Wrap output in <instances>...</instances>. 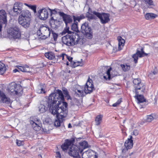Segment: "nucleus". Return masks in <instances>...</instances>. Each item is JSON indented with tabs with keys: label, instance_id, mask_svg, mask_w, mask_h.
I'll use <instances>...</instances> for the list:
<instances>
[{
	"label": "nucleus",
	"instance_id": "nucleus-1",
	"mask_svg": "<svg viewBox=\"0 0 158 158\" xmlns=\"http://www.w3.org/2000/svg\"><path fill=\"white\" fill-rule=\"evenodd\" d=\"M56 92L51 94L49 96L48 99L45 101H43L39 106V110L40 113L45 112L48 108L51 106V104L55 103L57 101L58 102L63 100L62 92L61 91L58 89Z\"/></svg>",
	"mask_w": 158,
	"mask_h": 158
},
{
	"label": "nucleus",
	"instance_id": "nucleus-2",
	"mask_svg": "<svg viewBox=\"0 0 158 158\" xmlns=\"http://www.w3.org/2000/svg\"><path fill=\"white\" fill-rule=\"evenodd\" d=\"M62 96L63 98V100H60V102L57 101L55 103L51 104V106L50 108V111L53 115L56 114V116L60 115V113H62L63 114H68L67 103L64 102V98L63 94Z\"/></svg>",
	"mask_w": 158,
	"mask_h": 158
},
{
	"label": "nucleus",
	"instance_id": "nucleus-3",
	"mask_svg": "<svg viewBox=\"0 0 158 158\" xmlns=\"http://www.w3.org/2000/svg\"><path fill=\"white\" fill-rule=\"evenodd\" d=\"M73 140L67 139L64 144L61 145V148L64 151L69 148V154L70 156L73 158H81L79 155L80 151L78 147L73 144Z\"/></svg>",
	"mask_w": 158,
	"mask_h": 158
},
{
	"label": "nucleus",
	"instance_id": "nucleus-4",
	"mask_svg": "<svg viewBox=\"0 0 158 158\" xmlns=\"http://www.w3.org/2000/svg\"><path fill=\"white\" fill-rule=\"evenodd\" d=\"M79 36L76 33L67 34L62 38V43L68 46H73L77 44L79 40Z\"/></svg>",
	"mask_w": 158,
	"mask_h": 158
},
{
	"label": "nucleus",
	"instance_id": "nucleus-5",
	"mask_svg": "<svg viewBox=\"0 0 158 158\" xmlns=\"http://www.w3.org/2000/svg\"><path fill=\"white\" fill-rule=\"evenodd\" d=\"M8 92L12 95H20L23 93V89L21 86L17 84L15 82L10 83L8 87Z\"/></svg>",
	"mask_w": 158,
	"mask_h": 158
},
{
	"label": "nucleus",
	"instance_id": "nucleus-6",
	"mask_svg": "<svg viewBox=\"0 0 158 158\" xmlns=\"http://www.w3.org/2000/svg\"><path fill=\"white\" fill-rule=\"evenodd\" d=\"M51 13V18L49 23L51 27L53 28H56L59 22V19L56 17V12L54 10H52L48 8Z\"/></svg>",
	"mask_w": 158,
	"mask_h": 158
},
{
	"label": "nucleus",
	"instance_id": "nucleus-7",
	"mask_svg": "<svg viewBox=\"0 0 158 158\" xmlns=\"http://www.w3.org/2000/svg\"><path fill=\"white\" fill-rule=\"evenodd\" d=\"M9 37L10 39H19L20 38L21 33L20 29L18 27H11L7 30Z\"/></svg>",
	"mask_w": 158,
	"mask_h": 158
},
{
	"label": "nucleus",
	"instance_id": "nucleus-8",
	"mask_svg": "<svg viewBox=\"0 0 158 158\" xmlns=\"http://www.w3.org/2000/svg\"><path fill=\"white\" fill-rule=\"evenodd\" d=\"M30 123L33 129L35 131H38L41 129L42 125L41 121L36 116L31 118Z\"/></svg>",
	"mask_w": 158,
	"mask_h": 158
},
{
	"label": "nucleus",
	"instance_id": "nucleus-9",
	"mask_svg": "<svg viewBox=\"0 0 158 158\" xmlns=\"http://www.w3.org/2000/svg\"><path fill=\"white\" fill-rule=\"evenodd\" d=\"M81 31L83 34L86 35L88 38L90 39L92 38V31L88 23L85 22L82 24Z\"/></svg>",
	"mask_w": 158,
	"mask_h": 158
},
{
	"label": "nucleus",
	"instance_id": "nucleus-10",
	"mask_svg": "<svg viewBox=\"0 0 158 158\" xmlns=\"http://www.w3.org/2000/svg\"><path fill=\"white\" fill-rule=\"evenodd\" d=\"M93 13L100 19L102 24H105L110 20L109 18L110 15L109 14L105 13L100 14L96 11H94Z\"/></svg>",
	"mask_w": 158,
	"mask_h": 158
},
{
	"label": "nucleus",
	"instance_id": "nucleus-11",
	"mask_svg": "<svg viewBox=\"0 0 158 158\" xmlns=\"http://www.w3.org/2000/svg\"><path fill=\"white\" fill-rule=\"evenodd\" d=\"M134 84V87L135 88V93H138V90H141V91H143L145 89L144 85L141 83V80L139 79H135L133 81Z\"/></svg>",
	"mask_w": 158,
	"mask_h": 158
},
{
	"label": "nucleus",
	"instance_id": "nucleus-12",
	"mask_svg": "<svg viewBox=\"0 0 158 158\" xmlns=\"http://www.w3.org/2000/svg\"><path fill=\"white\" fill-rule=\"evenodd\" d=\"M7 23V14L3 9L0 10V32L2 31L3 24L6 25Z\"/></svg>",
	"mask_w": 158,
	"mask_h": 158
},
{
	"label": "nucleus",
	"instance_id": "nucleus-13",
	"mask_svg": "<svg viewBox=\"0 0 158 158\" xmlns=\"http://www.w3.org/2000/svg\"><path fill=\"white\" fill-rule=\"evenodd\" d=\"M39 32L41 33V34H39L40 35H41V36H44L45 38L49 37L51 33L48 27L43 26L40 28L39 31L37 32L38 34Z\"/></svg>",
	"mask_w": 158,
	"mask_h": 158
},
{
	"label": "nucleus",
	"instance_id": "nucleus-14",
	"mask_svg": "<svg viewBox=\"0 0 158 158\" xmlns=\"http://www.w3.org/2000/svg\"><path fill=\"white\" fill-rule=\"evenodd\" d=\"M73 17L74 21L75 22L76 20H77L78 22H79L81 20L85 18V16L83 15L78 16H75L73 15ZM77 23H77L75 22L74 23H73L71 26L72 29L76 32H77L78 31Z\"/></svg>",
	"mask_w": 158,
	"mask_h": 158
},
{
	"label": "nucleus",
	"instance_id": "nucleus-15",
	"mask_svg": "<svg viewBox=\"0 0 158 158\" xmlns=\"http://www.w3.org/2000/svg\"><path fill=\"white\" fill-rule=\"evenodd\" d=\"M64 112L65 114H63L61 113L60 115L57 116V119L55 120L54 122V125L56 127L60 126L61 124L64 120V118L67 115V114H66V111Z\"/></svg>",
	"mask_w": 158,
	"mask_h": 158
},
{
	"label": "nucleus",
	"instance_id": "nucleus-16",
	"mask_svg": "<svg viewBox=\"0 0 158 158\" xmlns=\"http://www.w3.org/2000/svg\"><path fill=\"white\" fill-rule=\"evenodd\" d=\"M148 54L145 53L143 51V48L141 49V51H137L136 53L133 55L132 57L134 59V61L135 63L137 62L138 59V57L139 56V57L144 56H147Z\"/></svg>",
	"mask_w": 158,
	"mask_h": 158
},
{
	"label": "nucleus",
	"instance_id": "nucleus-17",
	"mask_svg": "<svg viewBox=\"0 0 158 158\" xmlns=\"http://www.w3.org/2000/svg\"><path fill=\"white\" fill-rule=\"evenodd\" d=\"M19 23L24 28H27L29 27L30 25L31 19H18Z\"/></svg>",
	"mask_w": 158,
	"mask_h": 158
},
{
	"label": "nucleus",
	"instance_id": "nucleus-18",
	"mask_svg": "<svg viewBox=\"0 0 158 158\" xmlns=\"http://www.w3.org/2000/svg\"><path fill=\"white\" fill-rule=\"evenodd\" d=\"M81 101L77 98L73 99L70 102V107L71 109L77 110L79 106L81 105Z\"/></svg>",
	"mask_w": 158,
	"mask_h": 158
},
{
	"label": "nucleus",
	"instance_id": "nucleus-19",
	"mask_svg": "<svg viewBox=\"0 0 158 158\" xmlns=\"http://www.w3.org/2000/svg\"><path fill=\"white\" fill-rule=\"evenodd\" d=\"M23 4L20 2L15 3L14 6L13 11L16 14L18 15L21 13L22 11Z\"/></svg>",
	"mask_w": 158,
	"mask_h": 158
},
{
	"label": "nucleus",
	"instance_id": "nucleus-20",
	"mask_svg": "<svg viewBox=\"0 0 158 158\" xmlns=\"http://www.w3.org/2000/svg\"><path fill=\"white\" fill-rule=\"evenodd\" d=\"M82 156V158H97L94 151L91 150H88L83 152Z\"/></svg>",
	"mask_w": 158,
	"mask_h": 158
},
{
	"label": "nucleus",
	"instance_id": "nucleus-21",
	"mask_svg": "<svg viewBox=\"0 0 158 158\" xmlns=\"http://www.w3.org/2000/svg\"><path fill=\"white\" fill-rule=\"evenodd\" d=\"M39 18L43 20L46 19L48 17V13L47 10L43 8L39 11Z\"/></svg>",
	"mask_w": 158,
	"mask_h": 158
},
{
	"label": "nucleus",
	"instance_id": "nucleus-22",
	"mask_svg": "<svg viewBox=\"0 0 158 158\" xmlns=\"http://www.w3.org/2000/svg\"><path fill=\"white\" fill-rule=\"evenodd\" d=\"M112 70V68L110 67L106 71V73L104 74L103 77L105 79L107 80H110L111 78H112L115 76H116L117 75V72L115 71H113V73H114V74L113 73L110 74V71Z\"/></svg>",
	"mask_w": 158,
	"mask_h": 158
},
{
	"label": "nucleus",
	"instance_id": "nucleus-23",
	"mask_svg": "<svg viewBox=\"0 0 158 158\" xmlns=\"http://www.w3.org/2000/svg\"><path fill=\"white\" fill-rule=\"evenodd\" d=\"M60 15L62 17L64 21L67 26L68 23H71L72 21V17L69 15L64 14L63 12H60Z\"/></svg>",
	"mask_w": 158,
	"mask_h": 158
},
{
	"label": "nucleus",
	"instance_id": "nucleus-24",
	"mask_svg": "<svg viewBox=\"0 0 158 158\" xmlns=\"http://www.w3.org/2000/svg\"><path fill=\"white\" fill-rule=\"evenodd\" d=\"M0 101L7 104L10 105L11 102L9 98L5 94L2 92L0 95Z\"/></svg>",
	"mask_w": 158,
	"mask_h": 158
},
{
	"label": "nucleus",
	"instance_id": "nucleus-25",
	"mask_svg": "<svg viewBox=\"0 0 158 158\" xmlns=\"http://www.w3.org/2000/svg\"><path fill=\"white\" fill-rule=\"evenodd\" d=\"M20 14L21 15L19 16L18 19H31V15L28 10H23Z\"/></svg>",
	"mask_w": 158,
	"mask_h": 158
},
{
	"label": "nucleus",
	"instance_id": "nucleus-26",
	"mask_svg": "<svg viewBox=\"0 0 158 158\" xmlns=\"http://www.w3.org/2000/svg\"><path fill=\"white\" fill-rule=\"evenodd\" d=\"M132 136H130V138H128L127 140L124 144V146L126 148L127 150L133 147V140H132Z\"/></svg>",
	"mask_w": 158,
	"mask_h": 158
},
{
	"label": "nucleus",
	"instance_id": "nucleus-27",
	"mask_svg": "<svg viewBox=\"0 0 158 158\" xmlns=\"http://www.w3.org/2000/svg\"><path fill=\"white\" fill-rule=\"evenodd\" d=\"M79 144L80 146L78 148L80 153H81L84 149L88 147V144L87 142L85 141L80 142Z\"/></svg>",
	"mask_w": 158,
	"mask_h": 158
},
{
	"label": "nucleus",
	"instance_id": "nucleus-28",
	"mask_svg": "<svg viewBox=\"0 0 158 158\" xmlns=\"http://www.w3.org/2000/svg\"><path fill=\"white\" fill-rule=\"evenodd\" d=\"M157 16V15L155 14L152 13H146L145 15V19L148 20H151L156 18Z\"/></svg>",
	"mask_w": 158,
	"mask_h": 158
},
{
	"label": "nucleus",
	"instance_id": "nucleus-29",
	"mask_svg": "<svg viewBox=\"0 0 158 158\" xmlns=\"http://www.w3.org/2000/svg\"><path fill=\"white\" fill-rule=\"evenodd\" d=\"M118 50L120 51L123 48V46L124 45V44L125 41L121 37H119V38H118Z\"/></svg>",
	"mask_w": 158,
	"mask_h": 158
},
{
	"label": "nucleus",
	"instance_id": "nucleus-30",
	"mask_svg": "<svg viewBox=\"0 0 158 158\" xmlns=\"http://www.w3.org/2000/svg\"><path fill=\"white\" fill-rule=\"evenodd\" d=\"M139 92L137 94L136 93V95L135 96V98L137 99L138 103H140L145 102V100L144 99L143 96L142 95H139Z\"/></svg>",
	"mask_w": 158,
	"mask_h": 158
},
{
	"label": "nucleus",
	"instance_id": "nucleus-31",
	"mask_svg": "<svg viewBox=\"0 0 158 158\" xmlns=\"http://www.w3.org/2000/svg\"><path fill=\"white\" fill-rule=\"evenodd\" d=\"M16 67L19 70L23 72H25L30 71V69L28 66L27 65H25L24 66H17Z\"/></svg>",
	"mask_w": 158,
	"mask_h": 158
},
{
	"label": "nucleus",
	"instance_id": "nucleus-32",
	"mask_svg": "<svg viewBox=\"0 0 158 158\" xmlns=\"http://www.w3.org/2000/svg\"><path fill=\"white\" fill-rule=\"evenodd\" d=\"M94 89V87L89 86L85 85L84 92L85 94H89L92 92Z\"/></svg>",
	"mask_w": 158,
	"mask_h": 158
},
{
	"label": "nucleus",
	"instance_id": "nucleus-33",
	"mask_svg": "<svg viewBox=\"0 0 158 158\" xmlns=\"http://www.w3.org/2000/svg\"><path fill=\"white\" fill-rule=\"evenodd\" d=\"M120 66L123 70L124 72L128 71L131 68L130 65L126 64H121Z\"/></svg>",
	"mask_w": 158,
	"mask_h": 158
},
{
	"label": "nucleus",
	"instance_id": "nucleus-34",
	"mask_svg": "<svg viewBox=\"0 0 158 158\" xmlns=\"http://www.w3.org/2000/svg\"><path fill=\"white\" fill-rule=\"evenodd\" d=\"M45 57L49 60H52L55 58V55L52 52H48L45 53Z\"/></svg>",
	"mask_w": 158,
	"mask_h": 158
},
{
	"label": "nucleus",
	"instance_id": "nucleus-35",
	"mask_svg": "<svg viewBox=\"0 0 158 158\" xmlns=\"http://www.w3.org/2000/svg\"><path fill=\"white\" fill-rule=\"evenodd\" d=\"M103 116L102 115H98L95 118L96 124L97 125H98L100 124L101 123Z\"/></svg>",
	"mask_w": 158,
	"mask_h": 158
},
{
	"label": "nucleus",
	"instance_id": "nucleus-36",
	"mask_svg": "<svg viewBox=\"0 0 158 158\" xmlns=\"http://www.w3.org/2000/svg\"><path fill=\"white\" fill-rule=\"evenodd\" d=\"M145 4L149 8H152L154 6L153 1L152 0H144Z\"/></svg>",
	"mask_w": 158,
	"mask_h": 158
},
{
	"label": "nucleus",
	"instance_id": "nucleus-37",
	"mask_svg": "<svg viewBox=\"0 0 158 158\" xmlns=\"http://www.w3.org/2000/svg\"><path fill=\"white\" fill-rule=\"evenodd\" d=\"M6 70V67L4 64L0 62V74H3Z\"/></svg>",
	"mask_w": 158,
	"mask_h": 158
},
{
	"label": "nucleus",
	"instance_id": "nucleus-38",
	"mask_svg": "<svg viewBox=\"0 0 158 158\" xmlns=\"http://www.w3.org/2000/svg\"><path fill=\"white\" fill-rule=\"evenodd\" d=\"M36 91L37 93L39 94H44L45 92L44 87H42L41 85H40L38 86Z\"/></svg>",
	"mask_w": 158,
	"mask_h": 158
},
{
	"label": "nucleus",
	"instance_id": "nucleus-39",
	"mask_svg": "<svg viewBox=\"0 0 158 158\" xmlns=\"http://www.w3.org/2000/svg\"><path fill=\"white\" fill-rule=\"evenodd\" d=\"M69 27H66V28H65L63 30V31L61 32V35H64L67 33H68V34H70L74 33H72L71 31H69Z\"/></svg>",
	"mask_w": 158,
	"mask_h": 158
},
{
	"label": "nucleus",
	"instance_id": "nucleus-40",
	"mask_svg": "<svg viewBox=\"0 0 158 158\" xmlns=\"http://www.w3.org/2000/svg\"><path fill=\"white\" fill-rule=\"evenodd\" d=\"M84 91L83 89L79 90L77 89L76 90L75 93L79 97H82L84 94Z\"/></svg>",
	"mask_w": 158,
	"mask_h": 158
},
{
	"label": "nucleus",
	"instance_id": "nucleus-41",
	"mask_svg": "<svg viewBox=\"0 0 158 158\" xmlns=\"http://www.w3.org/2000/svg\"><path fill=\"white\" fill-rule=\"evenodd\" d=\"M85 85L94 87L92 80L89 77L88 80H87Z\"/></svg>",
	"mask_w": 158,
	"mask_h": 158
},
{
	"label": "nucleus",
	"instance_id": "nucleus-42",
	"mask_svg": "<svg viewBox=\"0 0 158 158\" xmlns=\"http://www.w3.org/2000/svg\"><path fill=\"white\" fill-rule=\"evenodd\" d=\"M154 119V117L151 114L150 115H147L146 120L147 122H150L152 121Z\"/></svg>",
	"mask_w": 158,
	"mask_h": 158
},
{
	"label": "nucleus",
	"instance_id": "nucleus-43",
	"mask_svg": "<svg viewBox=\"0 0 158 158\" xmlns=\"http://www.w3.org/2000/svg\"><path fill=\"white\" fill-rule=\"evenodd\" d=\"M86 16L89 19H94V16L92 14L87 12L86 13Z\"/></svg>",
	"mask_w": 158,
	"mask_h": 158
},
{
	"label": "nucleus",
	"instance_id": "nucleus-44",
	"mask_svg": "<svg viewBox=\"0 0 158 158\" xmlns=\"http://www.w3.org/2000/svg\"><path fill=\"white\" fill-rule=\"evenodd\" d=\"M16 143L18 146H21L23 145L24 143V142L23 141H21L18 139L16 140Z\"/></svg>",
	"mask_w": 158,
	"mask_h": 158
},
{
	"label": "nucleus",
	"instance_id": "nucleus-45",
	"mask_svg": "<svg viewBox=\"0 0 158 158\" xmlns=\"http://www.w3.org/2000/svg\"><path fill=\"white\" fill-rule=\"evenodd\" d=\"M29 7L35 13L36 12V6H35L30 5Z\"/></svg>",
	"mask_w": 158,
	"mask_h": 158
},
{
	"label": "nucleus",
	"instance_id": "nucleus-46",
	"mask_svg": "<svg viewBox=\"0 0 158 158\" xmlns=\"http://www.w3.org/2000/svg\"><path fill=\"white\" fill-rule=\"evenodd\" d=\"M153 48L155 50H158V42L154 43L152 45Z\"/></svg>",
	"mask_w": 158,
	"mask_h": 158
},
{
	"label": "nucleus",
	"instance_id": "nucleus-47",
	"mask_svg": "<svg viewBox=\"0 0 158 158\" xmlns=\"http://www.w3.org/2000/svg\"><path fill=\"white\" fill-rule=\"evenodd\" d=\"M52 36H53V37L54 40L55 41H56L57 38V37H58L57 34L55 33H53L52 32Z\"/></svg>",
	"mask_w": 158,
	"mask_h": 158
},
{
	"label": "nucleus",
	"instance_id": "nucleus-48",
	"mask_svg": "<svg viewBox=\"0 0 158 158\" xmlns=\"http://www.w3.org/2000/svg\"><path fill=\"white\" fill-rule=\"evenodd\" d=\"M63 92L64 94L65 95L66 97L69 96L68 92L67 89H65L63 90Z\"/></svg>",
	"mask_w": 158,
	"mask_h": 158
},
{
	"label": "nucleus",
	"instance_id": "nucleus-49",
	"mask_svg": "<svg viewBox=\"0 0 158 158\" xmlns=\"http://www.w3.org/2000/svg\"><path fill=\"white\" fill-rule=\"evenodd\" d=\"M67 55L64 54H62L61 55L59 56V57L60 59L62 58V60H64V56L67 57Z\"/></svg>",
	"mask_w": 158,
	"mask_h": 158
},
{
	"label": "nucleus",
	"instance_id": "nucleus-50",
	"mask_svg": "<svg viewBox=\"0 0 158 158\" xmlns=\"http://www.w3.org/2000/svg\"><path fill=\"white\" fill-rule=\"evenodd\" d=\"M133 135H137L138 134L139 131L137 130H135L133 131Z\"/></svg>",
	"mask_w": 158,
	"mask_h": 158
},
{
	"label": "nucleus",
	"instance_id": "nucleus-51",
	"mask_svg": "<svg viewBox=\"0 0 158 158\" xmlns=\"http://www.w3.org/2000/svg\"><path fill=\"white\" fill-rule=\"evenodd\" d=\"M80 63L79 61H77V62H74L73 64L74 67H75L79 65V64Z\"/></svg>",
	"mask_w": 158,
	"mask_h": 158
},
{
	"label": "nucleus",
	"instance_id": "nucleus-52",
	"mask_svg": "<svg viewBox=\"0 0 158 158\" xmlns=\"http://www.w3.org/2000/svg\"><path fill=\"white\" fill-rule=\"evenodd\" d=\"M57 156L56 157L57 158H60L61 155L59 152H57L56 153Z\"/></svg>",
	"mask_w": 158,
	"mask_h": 158
},
{
	"label": "nucleus",
	"instance_id": "nucleus-53",
	"mask_svg": "<svg viewBox=\"0 0 158 158\" xmlns=\"http://www.w3.org/2000/svg\"><path fill=\"white\" fill-rule=\"evenodd\" d=\"M66 58H67L68 59V60L70 62H72V60L73 59V58L72 57H71L70 56H67Z\"/></svg>",
	"mask_w": 158,
	"mask_h": 158
},
{
	"label": "nucleus",
	"instance_id": "nucleus-54",
	"mask_svg": "<svg viewBox=\"0 0 158 158\" xmlns=\"http://www.w3.org/2000/svg\"><path fill=\"white\" fill-rule=\"evenodd\" d=\"M122 98H120L116 102L118 105H119L121 103V102H122Z\"/></svg>",
	"mask_w": 158,
	"mask_h": 158
},
{
	"label": "nucleus",
	"instance_id": "nucleus-55",
	"mask_svg": "<svg viewBox=\"0 0 158 158\" xmlns=\"http://www.w3.org/2000/svg\"><path fill=\"white\" fill-rule=\"evenodd\" d=\"M118 105L117 104V103L116 102V103L113 104L112 105V106L113 107H116V106H117Z\"/></svg>",
	"mask_w": 158,
	"mask_h": 158
},
{
	"label": "nucleus",
	"instance_id": "nucleus-56",
	"mask_svg": "<svg viewBox=\"0 0 158 158\" xmlns=\"http://www.w3.org/2000/svg\"><path fill=\"white\" fill-rule=\"evenodd\" d=\"M157 73V71H154V70L152 72V73L154 74V75H156V74Z\"/></svg>",
	"mask_w": 158,
	"mask_h": 158
},
{
	"label": "nucleus",
	"instance_id": "nucleus-57",
	"mask_svg": "<svg viewBox=\"0 0 158 158\" xmlns=\"http://www.w3.org/2000/svg\"><path fill=\"white\" fill-rule=\"evenodd\" d=\"M18 70L17 69H15L13 70V71L14 73H16V72H18Z\"/></svg>",
	"mask_w": 158,
	"mask_h": 158
},
{
	"label": "nucleus",
	"instance_id": "nucleus-58",
	"mask_svg": "<svg viewBox=\"0 0 158 158\" xmlns=\"http://www.w3.org/2000/svg\"><path fill=\"white\" fill-rule=\"evenodd\" d=\"M68 126L69 128H71L72 127L71 124L70 123L69 124Z\"/></svg>",
	"mask_w": 158,
	"mask_h": 158
},
{
	"label": "nucleus",
	"instance_id": "nucleus-59",
	"mask_svg": "<svg viewBox=\"0 0 158 158\" xmlns=\"http://www.w3.org/2000/svg\"><path fill=\"white\" fill-rule=\"evenodd\" d=\"M24 4L26 5V6H27L28 7H29L30 6V5H29L26 3H25Z\"/></svg>",
	"mask_w": 158,
	"mask_h": 158
},
{
	"label": "nucleus",
	"instance_id": "nucleus-60",
	"mask_svg": "<svg viewBox=\"0 0 158 158\" xmlns=\"http://www.w3.org/2000/svg\"><path fill=\"white\" fill-rule=\"evenodd\" d=\"M66 64H67V65H69V63H68V62H67Z\"/></svg>",
	"mask_w": 158,
	"mask_h": 158
},
{
	"label": "nucleus",
	"instance_id": "nucleus-61",
	"mask_svg": "<svg viewBox=\"0 0 158 158\" xmlns=\"http://www.w3.org/2000/svg\"><path fill=\"white\" fill-rule=\"evenodd\" d=\"M124 150V149H123V150H122V152H123Z\"/></svg>",
	"mask_w": 158,
	"mask_h": 158
}]
</instances>
